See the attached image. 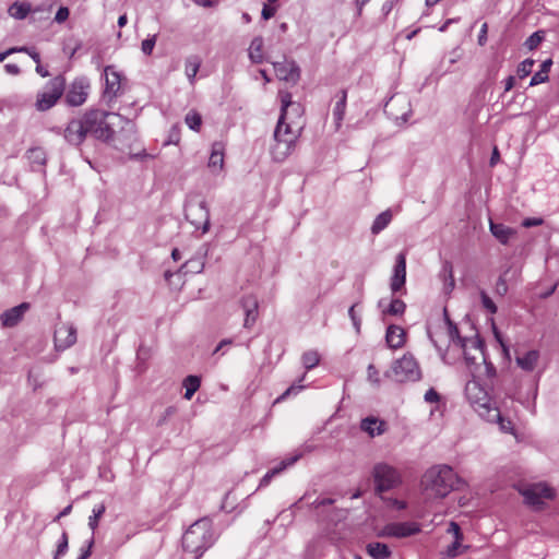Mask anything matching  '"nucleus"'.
<instances>
[{"instance_id": "37998d69", "label": "nucleus", "mask_w": 559, "mask_h": 559, "mask_svg": "<svg viewBox=\"0 0 559 559\" xmlns=\"http://www.w3.org/2000/svg\"><path fill=\"white\" fill-rule=\"evenodd\" d=\"M535 61L531 58L523 60L519 66L516 73L520 79H524L532 73Z\"/></svg>"}, {"instance_id": "b1692460", "label": "nucleus", "mask_w": 559, "mask_h": 559, "mask_svg": "<svg viewBox=\"0 0 559 559\" xmlns=\"http://www.w3.org/2000/svg\"><path fill=\"white\" fill-rule=\"evenodd\" d=\"M278 95L282 103L278 121H283V123H286L288 108H292L297 115H299L300 105L298 103L293 102L292 94L289 92L280 91Z\"/></svg>"}, {"instance_id": "ea45409f", "label": "nucleus", "mask_w": 559, "mask_h": 559, "mask_svg": "<svg viewBox=\"0 0 559 559\" xmlns=\"http://www.w3.org/2000/svg\"><path fill=\"white\" fill-rule=\"evenodd\" d=\"M301 361L307 370H311L319 365L320 356L317 350H308L304 353Z\"/></svg>"}, {"instance_id": "1a4fd4ad", "label": "nucleus", "mask_w": 559, "mask_h": 559, "mask_svg": "<svg viewBox=\"0 0 559 559\" xmlns=\"http://www.w3.org/2000/svg\"><path fill=\"white\" fill-rule=\"evenodd\" d=\"M186 218L190 221L197 228H201L202 233L210 229V211L206 201L203 199H191L185 205Z\"/></svg>"}, {"instance_id": "f257e3e1", "label": "nucleus", "mask_w": 559, "mask_h": 559, "mask_svg": "<svg viewBox=\"0 0 559 559\" xmlns=\"http://www.w3.org/2000/svg\"><path fill=\"white\" fill-rule=\"evenodd\" d=\"M109 119L118 120L121 126V133L129 141L133 140L136 133L135 124L132 120L123 116L98 108H90L80 117L71 119L63 129L66 142L72 146L79 147L91 135L97 141L110 143L114 141L116 122Z\"/></svg>"}, {"instance_id": "7c9ffc66", "label": "nucleus", "mask_w": 559, "mask_h": 559, "mask_svg": "<svg viewBox=\"0 0 559 559\" xmlns=\"http://www.w3.org/2000/svg\"><path fill=\"white\" fill-rule=\"evenodd\" d=\"M440 276L443 280V290L445 294H450L455 287V281L453 276V266L451 262L445 261L442 265V270L440 272Z\"/></svg>"}, {"instance_id": "0e129e2a", "label": "nucleus", "mask_w": 559, "mask_h": 559, "mask_svg": "<svg viewBox=\"0 0 559 559\" xmlns=\"http://www.w3.org/2000/svg\"><path fill=\"white\" fill-rule=\"evenodd\" d=\"M93 544H94V539L92 536L91 539L88 540L86 548L81 549V555L78 559H87L91 556V548H92Z\"/></svg>"}, {"instance_id": "603ef678", "label": "nucleus", "mask_w": 559, "mask_h": 559, "mask_svg": "<svg viewBox=\"0 0 559 559\" xmlns=\"http://www.w3.org/2000/svg\"><path fill=\"white\" fill-rule=\"evenodd\" d=\"M333 503H334V499H332V498H317L309 506H310V508L318 510L322 507L331 506Z\"/></svg>"}, {"instance_id": "f3484780", "label": "nucleus", "mask_w": 559, "mask_h": 559, "mask_svg": "<svg viewBox=\"0 0 559 559\" xmlns=\"http://www.w3.org/2000/svg\"><path fill=\"white\" fill-rule=\"evenodd\" d=\"M29 304L22 302L19 306H15L9 310H5L1 317V323L5 328L15 326L23 318L24 313L28 310Z\"/></svg>"}, {"instance_id": "f704fd0d", "label": "nucleus", "mask_w": 559, "mask_h": 559, "mask_svg": "<svg viewBox=\"0 0 559 559\" xmlns=\"http://www.w3.org/2000/svg\"><path fill=\"white\" fill-rule=\"evenodd\" d=\"M224 165V146L222 143H214L212 146V153L209 159L210 168L222 169Z\"/></svg>"}, {"instance_id": "052dcab7", "label": "nucleus", "mask_w": 559, "mask_h": 559, "mask_svg": "<svg viewBox=\"0 0 559 559\" xmlns=\"http://www.w3.org/2000/svg\"><path fill=\"white\" fill-rule=\"evenodd\" d=\"M175 412H176V408H175L174 406H168V407L164 411V413H163V415L160 416V418L158 419L157 425H158V426L164 425V424L166 423V420H167L170 416H173V415L175 414Z\"/></svg>"}, {"instance_id": "412c9836", "label": "nucleus", "mask_w": 559, "mask_h": 559, "mask_svg": "<svg viewBox=\"0 0 559 559\" xmlns=\"http://www.w3.org/2000/svg\"><path fill=\"white\" fill-rule=\"evenodd\" d=\"M300 455H294V456H290V457H286L285 460H283L277 466L273 467L272 469H270L260 480V484H259V488H262V487H266L272 478L276 475H280L284 469H286L287 467L294 465L298 460H299Z\"/></svg>"}, {"instance_id": "8fccbe9b", "label": "nucleus", "mask_w": 559, "mask_h": 559, "mask_svg": "<svg viewBox=\"0 0 559 559\" xmlns=\"http://www.w3.org/2000/svg\"><path fill=\"white\" fill-rule=\"evenodd\" d=\"M16 52H25L28 55V57H31L36 63H39L40 62V56L39 53L34 49V48H31V47H26V46H23V47H16Z\"/></svg>"}, {"instance_id": "3c124183", "label": "nucleus", "mask_w": 559, "mask_h": 559, "mask_svg": "<svg viewBox=\"0 0 559 559\" xmlns=\"http://www.w3.org/2000/svg\"><path fill=\"white\" fill-rule=\"evenodd\" d=\"M461 540L462 539H454V542L448 546L445 550V555L449 558H455L459 555V548L461 547Z\"/></svg>"}, {"instance_id": "f8f14e48", "label": "nucleus", "mask_w": 559, "mask_h": 559, "mask_svg": "<svg viewBox=\"0 0 559 559\" xmlns=\"http://www.w3.org/2000/svg\"><path fill=\"white\" fill-rule=\"evenodd\" d=\"M88 90L90 83L87 79H75L66 94V104L71 107H78L83 105L87 99Z\"/></svg>"}, {"instance_id": "e433bc0d", "label": "nucleus", "mask_w": 559, "mask_h": 559, "mask_svg": "<svg viewBox=\"0 0 559 559\" xmlns=\"http://www.w3.org/2000/svg\"><path fill=\"white\" fill-rule=\"evenodd\" d=\"M444 319L448 323V326H449V336H450V340L454 343H456L461 348H465L466 345H467V338L465 337H462L460 335V331L456 326L455 323H453L449 316H448V311L447 309H444Z\"/></svg>"}, {"instance_id": "680f3d73", "label": "nucleus", "mask_w": 559, "mask_h": 559, "mask_svg": "<svg viewBox=\"0 0 559 559\" xmlns=\"http://www.w3.org/2000/svg\"><path fill=\"white\" fill-rule=\"evenodd\" d=\"M275 12H276V8L275 7H272L270 4H264L263 5V9H262V12H261V15L264 20H269L271 17H273L275 15Z\"/></svg>"}, {"instance_id": "c9c22d12", "label": "nucleus", "mask_w": 559, "mask_h": 559, "mask_svg": "<svg viewBox=\"0 0 559 559\" xmlns=\"http://www.w3.org/2000/svg\"><path fill=\"white\" fill-rule=\"evenodd\" d=\"M201 67V59L198 56H190L186 59L185 71L190 84L194 83L195 75Z\"/></svg>"}, {"instance_id": "c03bdc74", "label": "nucleus", "mask_w": 559, "mask_h": 559, "mask_svg": "<svg viewBox=\"0 0 559 559\" xmlns=\"http://www.w3.org/2000/svg\"><path fill=\"white\" fill-rule=\"evenodd\" d=\"M186 123L191 130L198 131L202 123L201 116L195 111H190L186 115Z\"/></svg>"}, {"instance_id": "39448f33", "label": "nucleus", "mask_w": 559, "mask_h": 559, "mask_svg": "<svg viewBox=\"0 0 559 559\" xmlns=\"http://www.w3.org/2000/svg\"><path fill=\"white\" fill-rule=\"evenodd\" d=\"M465 396L475 412L484 419L499 418V408L492 403L487 391L476 380L465 385Z\"/></svg>"}, {"instance_id": "aec40b11", "label": "nucleus", "mask_w": 559, "mask_h": 559, "mask_svg": "<svg viewBox=\"0 0 559 559\" xmlns=\"http://www.w3.org/2000/svg\"><path fill=\"white\" fill-rule=\"evenodd\" d=\"M378 308L381 309L383 316H403L406 310V304L400 298H392L386 305L385 299L378 301Z\"/></svg>"}, {"instance_id": "338daca9", "label": "nucleus", "mask_w": 559, "mask_h": 559, "mask_svg": "<svg viewBox=\"0 0 559 559\" xmlns=\"http://www.w3.org/2000/svg\"><path fill=\"white\" fill-rule=\"evenodd\" d=\"M395 1L396 0H386L382 4L381 12H382L383 16H388L390 14V12L392 11V9L394 7Z\"/></svg>"}, {"instance_id": "393cba45", "label": "nucleus", "mask_w": 559, "mask_h": 559, "mask_svg": "<svg viewBox=\"0 0 559 559\" xmlns=\"http://www.w3.org/2000/svg\"><path fill=\"white\" fill-rule=\"evenodd\" d=\"M366 551L372 559H390L392 556L389 546L380 542L367 544Z\"/></svg>"}, {"instance_id": "864d4df0", "label": "nucleus", "mask_w": 559, "mask_h": 559, "mask_svg": "<svg viewBox=\"0 0 559 559\" xmlns=\"http://www.w3.org/2000/svg\"><path fill=\"white\" fill-rule=\"evenodd\" d=\"M496 294L499 296H504L508 292V285L506 280L500 276L496 283Z\"/></svg>"}, {"instance_id": "774afa93", "label": "nucleus", "mask_w": 559, "mask_h": 559, "mask_svg": "<svg viewBox=\"0 0 559 559\" xmlns=\"http://www.w3.org/2000/svg\"><path fill=\"white\" fill-rule=\"evenodd\" d=\"M368 378L376 382V383H379V379H378V370L376 369V367L373 365H369L368 366Z\"/></svg>"}, {"instance_id": "7ed1b4c3", "label": "nucleus", "mask_w": 559, "mask_h": 559, "mask_svg": "<svg viewBox=\"0 0 559 559\" xmlns=\"http://www.w3.org/2000/svg\"><path fill=\"white\" fill-rule=\"evenodd\" d=\"M457 476L448 465L433 466L424 475L426 490H430L436 497L444 498L455 487Z\"/></svg>"}, {"instance_id": "5701e85b", "label": "nucleus", "mask_w": 559, "mask_h": 559, "mask_svg": "<svg viewBox=\"0 0 559 559\" xmlns=\"http://www.w3.org/2000/svg\"><path fill=\"white\" fill-rule=\"evenodd\" d=\"M539 352L532 349L515 358L516 365L524 371H533L538 362Z\"/></svg>"}, {"instance_id": "a19ab883", "label": "nucleus", "mask_w": 559, "mask_h": 559, "mask_svg": "<svg viewBox=\"0 0 559 559\" xmlns=\"http://www.w3.org/2000/svg\"><path fill=\"white\" fill-rule=\"evenodd\" d=\"M544 38H545V32L536 31L531 36H528L526 38V40L524 41V47L527 50L532 51L540 45V43L544 40Z\"/></svg>"}, {"instance_id": "6e6d98bb", "label": "nucleus", "mask_w": 559, "mask_h": 559, "mask_svg": "<svg viewBox=\"0 0 559 559\" xmlns=\"http://www.w3.org/2000/svg\"><path fill=\"white\" fill-rule=\"evenodd\" d=\"M69 9L67 7H60L56 13L55 21L57 23H63L69 17Z\"/></svg>"}, {"instance_id": "69168bd1", "label": "nucleus", "mask_w": 559, "mask_h": 559, "mask_svg": "<svg viewBox=\"0 0 559 559\" xmlns=\"http://www.w3.org/2000/svg\"><path fill=\"white\" fill-rule=\"evenodd\" d=\"M471 343L472 347L478 349L481 354L484 350V342L480 337L476 336L474 338L467 340Z\"/></svg>"}, {"instance_id": "20e7f679", "label": "nucleus", "mask_w": 559, "mask_h": 559, "mask_svg": "<svg viewBox=\"0 0 559 559\" xmlns=\"http://www.w3.org/2000/svg\"><path fill=\"white\" fill-rule=\"evenodd\" d=\"M274 144L271 146V155L274 162H284L295 150L299 131L293 130L290 123L277 121L274 130Z\"/></svg>"}, {"instance_id": "4be33fe9", "label": "nucleus", "mask_w": 559, "mask_h": 559, "mask_svg": "<svg viewBox=\"0 0 559 559\" xmlns=\"http://www.w3.org/2000/svg\"><path fill=\"white\" fill-rule=\"evenodd\" d=\"M489 229L492 236L502 245H507L516 233L513 228L492 221L489 223Z\"/></svg>"}, {"instance_id": "2f4dec72", "label": "nucleus", "mask_w": 559, "mask_h": 559, "mask_svg": "<svg viewBox=\"0 0 559 559\" xmlns=\"http://www.w3.org/2000/svg\"><path fill=\"white\" fill-rule=\"evenodd\" d=\"M26 157L29 160L33 169H39L46 164V152L41 147H33L26 152Z\"/></svg>"}, {"instance_id": "6ab92c4d", "label": "nucleus", "mask_w": 559, "mask_h": 559, "mask_svg": "<svg viewBox=\"0 0 559 559\" xmlns=\"http://www.w3.org/2000/svg\"><path fill=\"white\" fill-rule=\"evenodd\" d=\"M240 302L246 314L243 326L249 329L254 324L258 317V300L253 296H245Z\"/></svg>"}, {"instance_id": "2eb2a0df", "label": "nucleus", "mask_w": 559, "mask_h": 559, "mask_svg": "<svg viewBox=\"0 0 559 559\" xmlns=\"http://www.w3.org/2000/svg\"><path fill=\"white\" fill-rule=\"evenodd\" d=\"M55 347L57 350H66L76 342V329L72 324H60L57 326L53 335Z\"/></svg>"}, {"instance_id": "79ce46f5", "label": "nucleus", "mask_w": 559, "mask_h": 559, "mask_svg": "<svg viewBox=\"0 0 559 559\" xmlns=\"http://www.w3.org/2000/svg\"><path fill=\"white\" fill-rule=\"evenodd\" d=\"M68 548H69V537H68V533L66 531H63L58 540L57 549L55 551L52 559H59L60 557L64 556L68 551Z\"/></svg>"}, {"instance_id": "a211bd4d", "label": "nucleus", "mask_w": 559, "mask_h": 559, "mask_svg": "<svg viewBox=\"0 0 559 559\" xmlns=\"http://www.w3.org/2000/svg\"><path fill=\"white\" fill-rule=\"evenodd\" d=\"M406 332L400 325L391 324L386 329L385 341L390 348L399 349L405 344Z\"/></svg>"}, {"instance_id": "13d9d810", "label": "nucleus", "mask_w": 559, "mask_h": 559, "mask_svg": "<svg viewBox=\"0 0 559 559\" xmlns=\"http://www.w3.org/2000/svg\"><path fill=\"white\" fill-rule=\"evenodd\" d=\"M487 33H488V24L487 23H484L480 27V31H479V34H478V38H477V43L479 46H485L486 43H487Z\"/></svg>"}, {"instance_id": "4468645a", "label": "nucleus", "mask_w": 559, "mask_h": 559, "mask_svg": "<svg viewBox=\"0 0 559 559\" xmlns=\"http://www.w3.org/2000/svg\"><path fill=\"white\" fill-rule=\"evenodd\" d=\"M406 283V252H400L395 258L392 276L390 278V289L392 294L405 290Z\"/></svg>"}, {"instance_id": "4c0bfd02", "label": "nucleus", "mask_w": 559, "mask_h": 559, "mask_svg": "<svg viewBox=\"0 0 559 559\" xmlns=\"http://www.w3.org/2000/svg\"><path fill=\"white\" fill-rule=\"evenodd\" d=\"M182 385L186 389L183 397L186 400H191L194 393L200 389L201 378L199 376L190 374L185 378Z\"/></svg>"}, {"instance_id": "5fc2aeb1", "label": "nucleus", "mask_w": 559, "mask_h": 559, "mask_svg": "<svg viewBox=\"0 0 559 559\" xmlns=\"http://www.w3.org/2000/svg\"><path fill=\"white\" fill-rule=\"evenodd\" d=\"M302 388V385H290L281 396L277 397L276 402L287 399L290 394H297Z\"/></svg>"}, {"instance_id": "e2e57ef3", "label": "nucleus", "mask_w": 559, "mask_h": 559, "mask_svg": "<svg viewBox=\"0 0 559 559\" xmlns=\"http://www.w3.org/2000/svg\"><path fill=\"white\" fill-rule=\"evenodd\" d=\"M448 532L452 533L454 535V538L463 539V535H462L460 525L457 523L451 522Z\"/></svg>"}, {"instance_id": "72a5a7b5", "label": "nucleus", "mask_w": 559, "mask_h": 559, "mask_svg": "<svg viewBox=\"0 0 559 559\" xmlns=\"http://www.w3.org/2000/svg\"><path fill=\"white\" fill-rule=\"evenodd\" d=\"M263 38L258 36L251 40L249 47V58L253 63H262L264 60L263 53Z\"/></svg>"}, {"instance_id": "a878e982", "label": "nucleus", "mask_w": 559, "mask_h": 559, "mask_svg": "<svg viewBox=\"0 0 559 559\" xmlns=\"http://www.w3.org/2000/svg\"><path fill=\"white\" fill-rule=\"evenodd\" d=\"M384 421L378 420L374 417H366L361 420L360 428L370 437L380 436L384 432Z\"/></svg>"}, {"instance_id": "bb28decb", "label": "nucleus", "mask_w": 559, "mask_h": 559, "mask_svg": "<svg viewBox=\"0 0 559 559\" xmlns=\"http://www.w3.org/2000/svg\"><path fill=\"white\" fill-rule=\"evenodd\" d=\"M338 95H340V98L335 103V106L333 108V119H334V122H335L336 130H338L341 128L342 121H343L344 116H345L346 104H347V92H346V90H342Z\"/></svg>"}, {"instance_id": "cd10ccee", "label": "nucleus", "mask_w": 559, "mask_h": 559, "mask_svg": "<svg viewBox=\"0 0 559 559\" xmlns=\"http://www.w3.org/2000/svg\"><path fill=\"white\" fill-rule=\"evenodd\" d=\"M38 11H40L39 8L32 9L31 3L25 1H15L9 8V14L16 20H23L28 15V13Z\"/></svg>"}, {"instance_id": "bf43d9fd", "label": "nucleus", "mask_w": 559, "mask_h": 559, "mask_svg": "<svg viewBox=\"0 0 559 559\" xmlns=\"http://www.w3.org/2000/svg\"><path fill=\"white\" fill-rule=\"evenodd\" d=\"M542 224H543V218H540V217H527L522 222V226L525 228L539 226Z\"/></svg>"}, {"instance_id": "c85d7f7f", "label": "nucleus", "mask_w": 559, "mask_h": 559, "mask_svg": "<svg viewBox=\"0 0 559 559\" xmlns=\"http://www.w3.org/2000/svg\"><path fill=\"white\" fill-rule=\"evenodd\" d=\"M552 66V60L547 59L542 62L540 68L534 75L531 78L530 86H536L538 84L545 83L549 79V71Z\"/></svg>"}, {"instance_id": "9b49d317", "label": "nucleus", "mask_w": 559, "mask_h": 559, "mask_svg": "<svg viewBox=\"0 0 559 559\" xmlns=\"http://www.w3.org/2000/svg\"><path fill=\"white\" fill-rule=\"evenodd\" d=\"M421 532V525L414 521L386 523L378 533L381 538H407Z\"/></svg>"}, {"instance_id": "a18cd8bd", "label": "nucleus", "mask_w": 559, "mask_h": 559, "mask_svg": "<svg viewBox=\"0 0 559 559\" xmlns=\"http://www.w3.org/2000/svg\"><path fill=\"white\" fill-rule=\"evenodd\" d=\"M498 417L499 418L486 419V420L489 423H497L499 425V428L501 431L512 433L513 432L512 421L510 419L502 417L500 412H499Z\"/></svg>"}, {"instance_id": "4d7b16f0", "label": "nucleus", "mask_w": 559, "mask_h": 559, "mask_svg": "<svg viewBox=\"0 0 559 559\" xmlns=\"http://www.w3.org/2000/svg\"><path fill=\"white\" fill-rule=\"evenodd\" d=\"M427 403H437L440 400L439 393L435 389H429L424 396Z\"/></svg>"}, {"instance_id": "c756f323", "label": "nucleus", "mask_w": 559, "mask_h": 559, "mask_svg": "<svg viewBox=\"0 0 559 559\" xmlns=\"http://www.w3.org/2000/svg\"><path fill=\"white\" fill-rule=\"evenodd\" d=\"M204 269V261L202 257H194L189 259L178 270V274H199Z\"/></svg>"}, {"instance_id": "ddd939ff", "label": "nucleus", "mask_w": 559, "mask_h": 559, "mask_svg": "<svg viewBox=\"0 0 559 559\" xmlns=\"http://www.w3.org/2000/svg\"><path fill=\"white\" fill-rule=\"evenodd\" d=\"M105 88L103 92V99L111 103L119 96L121 90V74L116 71L112 66H107L104 69Z\"/></svg>"}, {"instance_id": "dca6fc26", "label": "nucleus", "mask_w": 559, "mask_h": 559, "mask_svg": "<svg viewBox=\"0 0 559 559\" xmlns=\"http://www.w3.org/2000/svg\"><path fill=\"white\" fill-rule=\"evenodd\" d=\"M274 71L278 80L297 83L300 79V68L294 60L273 62Z\"/></svg>"}, {"instance_id": "473e14b6", "label": "nucleus", "mask_w": 559, "mask_h": 559, "mask_svg": "<svg viewBox=\"0 0 559 559\" xmlns=\"http://www.w3.org/2000/svg\"><path fill=\"white\" fill-rule=\"evenodd\" d=\"M393 218V214L391 210H385L384 212L380 213L373 221L371 225V233L373 235L380 234L383 229L388 227V225L391 223Z\"/></svg>"}, {"instance_id": "0eeeda50", "label": "nucleus", "mask_w": 559, "mask_h": 559, "mask_svg": "<svg viewBox=\"0 0 559 559\" xmlns=\"http://www.w3.org/2000/svg\"><path fill=\"white\" fill-rule=\"evenodd\" d=\"M376 491L381 493L392 490L402 484V475L394 466L380 462L372 468Z\"/></svg>"}, {"instance_id": "6e6552de", "label": "nucleus", "mask_w": 559, "mask_h": 559, "mask_svg": "<svg viewBox=\"0 0 559 559\" xmlns=\"http://www.w3.org/2000/svg\"><path fill=\"white\" fill-rule=\"evenodd\" d=\"M66 87V80L58 75L51 79L45 85L44 90L37 94L36 109L46 111L55 106L57 100L62 96Z\"/></svg>"}, {"instance_id": "de8ad7c7", "label": "nucleus", "mask_w": 559, "mask_h": 559, "mask_svg": "<svg viewBox=\"0 0 559 559\" xmlns=\"http://www.w3.org/2000/svg\"><path fill=\"white\" fill-rule=\"evenodd\" d=\"M357 305H358V304L356 302V304H354L353 306H350V307H349V309H348V316H349V318H350V320H352V323H353V325H354V328H355L356 332H357V333H359V332H360V328H361V318H360V316H359V314H357V312H356V307H357Z\"/></svg>"}, {"instance_id": "9d476101", "label": "nucleus", "mask_w": 559, "mask_h": 559, "mask_svg": "<svg viewBox=\"0 0 559 559\" xmlns=\"http://www.w3.org/2000/svg\"><path fill=\"white\" fill-rule=\"evenodd\" d=\"M526 504L540 508L543 499L552 500L556 496L555 490L545 483L525 485L519 488Z\"/></svg>"}, {"instance_id": "58836bf2", "label": "nucleus", "mask_w": 559, "mask_h": 559, "mask_svg": "<svg viewBox=\"0 0 559 559\" xmlns=\"http://www.w3.org/2000/svg\"><path fill=\"white\" fill-rule=\"evenodd\" d=\"M106 511V506L105 503H99V504H96L93 510H92V514L90 515L88 518V527L92 530V532L94 533V531L97 528L98 526V521L99 519L103 516V514L105 513Z\"/></svg>"}, {"instance_id": "f03ea898", "label": "nucleus", "mask_w": 559, "mask_h": 559, "mask_svg": "<svg viewBox=\"0 0 559 559\" xmlns=\"http://www.w3.org/2000/svg\"><path fill=\"white\" fill-rule=\"evenodd\" d=\"M212 523L207 519L194 522L182 536V546L186 551L202 555L214 543Z\"/></svg>"}, {"instance_id": "49530a36", "label": "nucleus", "mask_w": 559, "mask_h": 559, "mask_svg": "<svg viewBox=\"0 0 559 559\" xmlns=\"http://www.w3.org/2000/svg\"><path fill=\"white\" fill-rule=\"evenodd\" d=\"M480 299L483 307L491 314L497 312V306L485 290H480Z\"/></svg>"}, {"instance_id": "09e8293b", "label": "nucleus", "mask_w": 559, "mask_h": 559, "mask_svg": "<svg viewBox=\"0 0 559 559\" xmlns=\"http://www.w3.org/2000/svg\"><path fill=\"white\" fill-rule=\"evenodd\" d=\"M156 44V35L147 37L142 41L141 49L143 53L151 55Z\"/></svg>"}, {"instance_id": "423d86ee", "label": "nucleus", "mask_w": 559, "mask_h": 559, "mask_svg": "<svg viewBox=\"0 0 559 559\" xmlns=\"http://www.w3.org/2000/svg\"><path fill=\"white\" fill-rule=\"evenodd\" d=\"M385 377L400 383L415 382L420 380L421 370L412 354H404L402 358L392 364L391 369L385 372Z\"/></svg>"}]
</instances>
